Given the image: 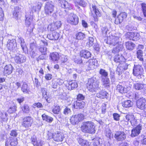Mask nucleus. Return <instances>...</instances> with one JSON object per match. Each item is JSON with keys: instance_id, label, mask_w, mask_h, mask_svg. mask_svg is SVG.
Segmentation results:
<instances>
[{"instance_id": "nucleus-1", "label": "nucleus", "mask_w": 146, "mask_h": 146, "mask_svg": "<svg viewBox=\"0 0 146 146\" xmlns=\"http://www.w3.org/2000/svg\"><path fill=\"white\" fill-rule=\"evenodd\" d=\"M81 129L84 133L91 134H94L96 131L95 124L91 121L83 122L81 126Z\"/></svg>"}, {"instance_id": "nucleus-2", "label": "nucleus", "mask_w": 146, "mask_h": 146, "mask_svg": "<svg viewBox=\"0 0 146 146\" xmlns=\"http://www.w3.org/2000/svg\"><path fill=\"white\" fill-rule=\"evenodd\" d=\"M99 80L96 78L88 79L87 84V88L90 91L95 92L99 88Z\"/></svg>"}, {"instance_id": "nucleus-3", "label": "nucleus", "mask_w": 146, "mask_h": 146, "mask_svg": "<svg viewBox=\"0 0 146 146\" xmlns=\"http://www.w3.org/2000/svg\"><path fill=\"white\" fill-rule=\"evenodd\" d=\"M84 118V115L82 114L79 113L73 115L70 118V121L72 124L75 125L82 121Z\"/></svg>"}, {"instance_id": "nucleus-4", "label": "nucleus", "mask_w": 146, "mask_h": 146, "mask_svg": "<svg viewBox=\"0 0 146 146\" xmlns=\"http://www.w3.org/2000/svg\"><path fill=\"white\" fill-rule=\"evenodd\" d=\"M137 107L140 110H145L146 109V99L141 97L136 101Z\"/></svg>"}, {"instance_id": "nucleus-5", "label": "nucleus", "mask_w": 146, "mask_h": 146, "mask_svg": "<svg viewBox=\"0 0 146 146\" xmlns=\"http://www.w3.org/2000/svg\"><path fill=\"white\" fill-rule=\"evenodd\" d=\"M143 70V68L141 66L135 65L133 69V74L137 77H141L142 74Z\"/></svg>"}, {"instance_id": "nucleus-6", "label": "nucleus", "mask_w": 146, "mask_h": 146, "mask_svg": "<svg viewBox=\"0 0 146 146\" xmlns=\"http://www.w3.org/2000/svg\"><path fill=\"white\" fill-rule=\"evenodd\" d=\"M54 6L52 2H47L45 4L44 8L45 13L48 15H50L53 12Z\"/></svg>"}, {"instance_id": "nucleus-7", "label": "nucleus", "mask_w": 146, "mask_h": 146, "mask_svg": "<svg viewBox=\"0 0 146 146\" xmlns=\"http://www.w3.org/2000/svg\"><path fill=\"white\" fill-rule=\"evenodd\" d=\"M68 23L73 25H77L78 23V16L73 13H71L67 19Z\"/></svg>"}, {"instance_id": "nucleus-8", "label": "nucleus", "mask_w": 146, "mask_h": 146, "mask_svg": "<svg viewBox=\"0 0 146 146\" xmlns=\"http://www.w3.org/2000/svg\"><path fill=\"white\" fill-rule=\"evenodd\" d=\"M144 46L143 45L139 44L137 48L136 52L137 57L139 60L142 62H144V60L143 58V51L142 50L144 49Z\"/></svg>"}, {"instance_id": "nucleus-9", "label": "nucleus", "mask_w": 146, "mask_h": 146, "mask_svg": "<svg viewBox=\"0 0 146 146\" xmlns=\"http://www.w3.org/2000/svg\"><path fill=\"white\" fill-rule=\"evenodd\" d=\"M33 123L32 118L31 116H26L23 119L22 125L25 128H28L31 127Z\"/></svg>"}, {"instance_id": "nucleus-10", "label": "nucleus", "mask_w": 146, "mask_h": 146, "mask_svg": "<svg viewBox=\"0 0 146 146\" xmlns=\"http://www.w3.org/2000/svg\"><path fill=\"white\" fill-rule=\"evenodd\" d=\"M98 61L96 59L89 60L86 64V68L88 70L94 69L95 66L97 65Z\"/></svg>"}, {"instance_id": "nucleus-11", "label": "nucleus", "mask_w": 146, "mask_h": 146, "mask_svg": "<svg viewBox=\"0 0 146 146\" xmlns=\"http://www.w3.org/2000/svg\"><path fill=\"white\" fill-rule=\"evenodd\" d=\"M126 38L129 40H137L139 37L137 36V34L134 32H128L125 34Z\"/></svg>"}, {"instance_id": "nucleus-12", "label": "nucleus", "mask_w": 146, "mask_h": 146, "mask_svg": "<svg viewBox=\"0 0 146 146\" xmlns=\"http://www.w3.org/2000/svg\"><path fill=\"white\" fill-rule=\"evenodd\" d=\"M63 133L60 132H56L53 135V138L57 141H62L64 138Z\"/></svg>"}, {"instance_id": "nucleus-13", "label": "nucleus", "mask_w": 146, "mask_h": 146, "mask_svg": "<svg viewBox=\"0 0 146 146\" xmlns=\"http://www.w3.org/2000/svg\"><path fill=\"white\" fill-rule=\"evenodd\" d=\"M142 129V127L140 124L137 125L133 128L131 130V136L132 137H134L138 136L140 133V131Z\"/></svg>"}, {"instance_id": "nucleus-14", "label": "nucleus", "mask_w": 146, "mask_h": 146, "mask_svg": "<svg viewBox=\"0 0 146 146\" xmlns=\"http://www.w3.org/2000/svg\"><path fill=\"white\" fill-rule=\"evenodd\" d=\"M14 60L16 63L21 64L25 62L26 57L24 55L19 54L16 55L14 58Z\"/></svg>"}, {"instance_id": "nucleus-15", "label": "nucleus", "mask_w": 146, "mask_h": 146, "mask_svg": "<svg viewBox=\"0 0 146 146\" xmlns=\"http://www.w3.org/2000/svg\"><path fill=\"white\" fill-rule=\"evenodd\" d=\"M126 118L128 121H130L132 126H135L137 124V120L133 114H128L126 115Z\"/></svg>"}, {"instance_id": "nucleus-16", "label": "nucleus", "mask_w": 146, "mask_h": 146, "mask_svg": "<svg viewBox=\"0 0 146 146\" xmlns=\"http://www.w3.org/2000/svg\"><path fill=\"white\" fill-rule=\"evenodd\" d=\"M133 88L136 90H142L145 91L146 90V84L136 82L134 84Z\"/></svg>"}, {"instance_id": "nucleus-17", "label": "nucleus", "mask_w": 146, "mask_h": 146, "mask_svg": "<svg viewBox=\"0 0 146 146\" xmlns=\"http://www.w3.org/2000/svg\"><path fill=\"white\" fill-rule=\"evenodd\" d=\"M91 11L92 13H94L96 15V16H94V21H98V17L100 16L101 14L100 12L98 9H97L96 7L94 5H92V9H91Z\"/></svg>"}, {"instance_id": "nucleus-18", "label": "nucleus", "mask_w": 146, "mask_h": 146, "mask_svg": "<svg viewBox=\"0 0 146 146\" xmlns=\"http://www.w3.org/2000/svg\"><path fill=\"white\" fill-rule=\"evenodd\" d=\"M17 139L16 138L11 137L10 142V139H7L5 143V146H15L17 143Z\"/></svg>"}, {"instance_id": "nucleus-19", "label": "nucleus", "mask_w": 146, "mask_h": 146, "mask_svg": "<svg viewBox=\"0 0 146 146\" xmlns=\"http://www.w3.org/2000/svg\"><path fill=\"white\" fill-rule=\"evenodd\" d=\"M59 3L60 6L63 8L68 9H72L70 4L65 0H60Z\"/></svg>"}, {"instance_id": "nucleus-20", "label": "nucleus", "mask_w": 146, "mask_h": 146, "mask_svg": "<svg viewBox=\"0 0 146 146\" xmlns=\"http://www.w3.org/2000/svg\"><path fill=\"white\" fill-rule=\"evenodd\" d=\"M13 68L11 64L6 65L4 68V73L5 75L11 74L13 71Z\"/></svg>"}, {"instance_id": "nucleus-21", "label": "nucleus", "mask_w": 146, "mask_h": 146, "mask_svg": "<svg viewBox=\"0 0 146 146\" xmlns=\"http://www.w3.org/2000/svg\"><path fill=\"white\" fill-rule=\"evenodd\" d=\"M80 55L82 57L88 59L91 57V54L87 50H82L80 51Z\"/></svg>"}, {"instance_id": "nucleus-22", "label": "nucleus", "mask_w": 146, "mask_h": 146, "mask_svg": "<svg viewBox=\"0 0 146 146\" xmlns=\"http://www.w3.org/2000/svg\"><path fill=\"white\" fill-rule=\"evenodd\" d=\"M125 44L127 49L130 51L133 50L135 46V44L133 42L130 41L126 42Z\"/></svg>"}, {"instance_id": "nucleus-23", "label": "nucleus", "mask_w": 146, "mask_h": 146, "mask_svg": "<svg viewBox=\"0 0 146 146\" xmlns=\"http://www.w3.org/2000/svg\"><path fill=\"white\" fill-rule=\"evenodd\" d=\"M47 37L50 40H56L59 37V34L56 32H53L51 34L48 35Z\"/></svg>"}, {"instance_id": "nucleus-24", "label": "nucleus", "mask_w": 146, "mask_h": 146, "mask_svg": "<svg viewBox=\"0 0 146 146\" xmlns=\"http://www.w3.org/2000/svg\"><path fill=\"white\" fill-rule=\"evenodd\" d=\"M85 103L83 101L77 100L74 104V108L76 109H82L84 107Z\"/></svg>"}, {"instance_id": "nucleus-25", "label": "nucleus", "mask_w": 146, "mask_h": 146, "mask_svg": "<svg viewBox=\"0 0 146 146\" xmlns=\"http://www.w3.org/2000/svg\"><path fill=\"white\" fill-rule=\"evenodd\" d=\"M78 84L77 82L75 81H70L68 83V88L69 90H71L78 87Z\"/></svg>"}, {"instance_id": "nucleus-26", "label": "nucleus", "mask_w": 146, "mask_h": 146, "mask_svg": "<svg viewBox=\"0 0 146 146\" xmlns=\"http://www.w3.org/2000/svg\"><path fill=\"white\" fill-rule=\"evenodd\" d=\"M35 5L33 6L32 11V12L33 11L35 12L39 11L42 6L41 3L39 2L35 3Z\"/></svg>"}, {"instance_id": "nucleus-27", "label": "nucleus", "mask_w": 146, "mask_h": 146, "mask_svg": "<svg viewBox=\"0 0 146 146\" xmlns=\"http://www.w3.org/2000/svg\"><path fill=\"white\" fill-rule=\"evenodd\" d=\"M50 59L53 62H57L59 59V54L56 52L51 53L50 55Z\"/></svg>"}, {"instance_id": "nucleus-28", "label": "nucleus", "mask_w": 146, "mask_h": 146, "mask_svg": "<svg viewBox=\"0 0 146 146\" xmlns=\"http://www.w3.org/2000/svg\"><path fill=\"white\" fill-rule=\"evenodd\" d=\"M17 44L13 40L9 41L8 43L7 44V46L10 50H13L15 49Z\"/></svg>"}, {"instance_id": "nucleus-29", "label": "nucleus", "mask_w": 146, "mask_h": 146, "mask_svg": "<svg viewBox=\"0 0 146 146\" xmlns=\"http://www.w3.org/2000/svg\"><path fill=\"white\" fill-rule=\"evenodd\" d=\"M21 89L23 92L25 93H29V88L27 84L25 82H24L22 86L21 87Z\"/></svg>"}, {"instance_id": "nucleus-30", "label": "nucleus", "mask_w": 146, "mask_h": 146, "mask_svg": "<svg viewBox=\"0 0 146 146\" xmlns=\"http://www.w3.org/2000/svg\"><path fill=\"white\" fill-rule=\"evenodd\" d=\"M108 94V93L106 91L102 90L99 93H97L96 96L98 98L103 99L107 98Z\"/></svg>"}, {"instance_id": "nucleus-31", "label": "nucleus", "mask_w": 146, "mask_h": 146, "mask_svg": "<svg viewBox=\"0 0 146 146\" xmlns=\"http://www.w3.org/2000/svg\"><path fill=\"white\" fill-rule=\"evenodd\" d=\"M25 23L27 26H29L32 22L33 17L32 15H29L27 14L26 15Z\"/></svg>"}, {"instance_id": "nucleus-32", "label": "nucleus", "mask_w": 146, "mask_h": 146, "mask_svg": "<svg viewBox=\"0 0 146 146\" xmlns=\"http://www.w3.org/2000/svg\"><path fill=\"white\" fill-rule=\"evenodd\" d=\"M78 141L81 146H90L89 142L86 140H84L81 138L78 139Z\"/></svg>"}, {"instance_id": "nucleus-33", "label": "nucleus", "mask_w": 146, "mask_h": 146, "mask_svg": "<svg viewBox=\"0 0 146 146\" xmlns=\"http://www.w3.org/2000/svg\"><path fill=\"white\" fill-rule=\"evenodd\" d=\"M76 39L82 40L85 38V34L82 32H79L76 33Z\"/></svg>"}, {"instance_id": "nucleus-34", "label": "nucleus", "mask_w": 146, "mask_h": 146, "mask_svg": "<svg viewBox=\"0 0 146 146\" xmlns=\"http://www.w3.org/2000/svg\"><path fill=\"white\" fill-rule=\"evenodd\" d=\"M20 10L19 7H16L13 13V17L16 19H17L19 14Z\"/></svg>"}, {"instance_id": "nucleus-35", "label": "nucleus", "mask_w": 146, "mask_h": 146, "mask_svg": "<svg viewBox=\"0 0 146 146\" xmlns=\"http://www.w3.org/2000/svg\"><path fill=\"white\" fill-rule=\"evenodd\" d=\"M41 92L42 94L43 97L44 98L48 103H50V98H48L46 94V89L45 88H42Z\"/></svg>"}, {"instance_id": "nucleus-36", "label": "nucleus", "mask_w": 146, "mask_h": 146, "mask_svg": "<svg viewBox=\"0 0 146 146\" xmlns=\"http://www.w3.org/2000/svg\"><path fill=\"white\" fill-rule=\"evenodd\" d=\"M78 4L83 7H85L86 5V3L82 0H80L75 2V5L77 7L78 9L80 8V7L78 6Z\"/></svg>"}, {"instance_id": "nucleus-37", "label": "nucleus", "mask_w": 146, "mask_h": 146, "mask_svg": "<svg viewBox=\"0 0 146 146\" xmlns=\"http://www.w3.org/2000/svg\"><path fill=\"white\" fill-rule=\"evenodd\" d=\"M102 79L103 85L104 87H109L110 86V82L109 78L107 77L104 78H102Z\"/></svg>"}, {"instance_id": "nucleus-38", "label": "nucleus", "mask_w": 146, "mask_h": 146, "mask_svg": "<svg viewBox=\"0 0 146 146\" xmlns=\"http://www.w3.org/2000/svg\"><path fill=\"white\" fill-rule=\"evenodd\" d=\"M44 43V46H42L39 48L40 51L42 53H43V54L45 55L46 54V51L47 48L46 47V46L47 45V43L46 42H43Z\"/></svg>"}, {"instance_id": "nucleus-39", "label": "nucleus", "mask_w": 146, "mask_h": 146, "mask_svg": "<svg viewBox=\"0 0 146 146\" xmlns=\"http://www.w3.org/2000/svg\"><path fill=\"white\" fill-rule=\"evenodd\" d=\"M42 116L43 120L46 121L48 122H51L53 120L52 118L48 116L45 114L42 115Z\"/></svg>"}, {"instance_id": "nucleus-40", "label": "nucleus", "mask_w": 146, "mask_h": 146, "mask_svg": "<svg viewBox=\"0 0 146 146\" xmlns=\"http://www.w3.org/2000/svg\"><path fill=\"white\" fill-rule=\"evenodd\" d=\"M131 102L130 100H127L122 103V106L125 108L130 107L131 106Z\"/></svg>"}, {"instance_id": "nucleus-41", "label": "nucleus", "mask_w": 146, "mask_h": 146, "mask_svg": "<svg viewBox=\"0 0 146 146\" xmlns=\"http://www.w3.org/2000/svg\"><path fill=\"white\" fill-rule=\"evenodd\" d=\"M21 108L23 112L28 113L30 111V109L29 106L27 104L24 105L21 107Z\"/></svg>"}, {"instance_id": "nucleus-42", "label": "nucleus", "mask_w": 146, "mask_h": 146, "mask_svg": "<svg viewBox=\"0 0 146 146\" xmlns=\"http://www.w3.org/2000/svg\"><path fill=\"white\" fill-rule=\"evenodd\" d=\"M60 109L59 106H56L53 107L52 111L54 114H58L60 112Z\"/></svg>"}, {"instance_id": "nucleus-43", "label": "nucleus", "mask_w": 146, "mask_h": 146, "mask_svg": "<svg viewBox=\"0 0 146 146\" xmlns=\"http://www.w3.org/2000/svg\"><path fill=\"white\" fill-rule=\"evenodd\" d=\"M19 41L21 42V46L23 50L24 51H25L26 50V47L25 44L24 39L23 38L20 37L19 38Z\"/></svg>"}, {"instance_id": "nucleus-44", "label": "nucleus", "mask_w": 146, "mask_h": 146, "mask_svg": "<svg viewBox=\"0 0 146 146\" xmlns=\"http://www.w3.org/2000/svg\"><path fill=\"white\" fill-rule=\"evenodd\" d=\"M141 10L145 17H146V3H142L141 4Z\"/></svg>"}, {"instance_id": "nucleus-45", "label": "nucleus", "mask_w": 146, "mask_h": 146, "mask_svg": "<svg viewBox=\"0 0 146 146\" xmlns=\"http://www.w3.org/2000/svg\"><path fill=\"white\" fill-rule=\"evenodd\" d=\"M127 16L126 13L125 12H121L119 14V23H120V20L122 21L125 19Z\"/></svg>"}, {"instance_id": "nucleus-46", "label": "nucleus", "mask_w": 146, "mask_h": 146, "mask_svg": "<svg viewBox=\"0 0 146 146\" xmlns=\"http://www.w3.org/2000/svg\"><path fill=\"white\" fill-rule=\"evenodd\" d=\"M17 111V107L15 106L10 107L7 110L8 112L10 113H13Z\"/></svg>"}, {"instance_id": "nucleus-47", "label": "nucleus", "mask_w": 146, "mask_h": 146, "mask_svg": "<svg viewBox=\"0 0 146 146\" xmlns=\"http://www.w3.org/2000/svg\"><path fill=\"white\" fill-rule=\"evenodd\" d=\"M126 135L123 132H120L119 134V141H122L126 138Z\"/></svg>"}, {"instance_id": "nucleus-48", "label": "nucleus", "mask_w": 146, "mask_h": 146, "mask_svg": "<svg viewBox=\"0 0 146 146\" xmlns=\"http://www.w3.org/2000/svg\"><path fill=\"white\" fill-rule=\"evenodd\" d=\"M100 73L102 76V78L108 77V73L105 70L101 69L100 70Z\"/></svg>"}, {"instance_id": "nucleus-49", "label": "nucleus", "mask_w": 146, "mask_h": 146, "mask_svg": "<svg viewBox=\"0 0 146 146\" xmlns=\"http://www.w3.org/2000/svg\"><path fill=\"white\" fill-rule=\"evenodd\" d=\"M71 111L70 109L67 107H66L64 110L63 113L66 115L70 114Z\"/></svg>"}, {"instance_id": "nucleus-50", "label": "nucleus", "mask_w": 146, "mask_h": 146, "mask_svg": "<svg viewBox=\"0 0 146 146\" xmlns=\"http://www.w3.org/2000/svg\"><path fill=\"white\" fill-rule=\"evenodd\" d=\"M32 143L34 145H36L37 144V139L35 135L32 136L31 139Z\"/></svg>"}, {"instance_id": "nucleus-51", "label": "nucleus", "mask_w": 146, "mask_h": 146, "mask_svg": "<svg viewBox=\"0 0 146 146\" xmlns=\"http://www.w3.org/2000/svg\"><path fill=\"white\" fill-rule=\"evenodd\" d=\"M94 38L92 37H89L88 39V44L90 47L93 45L94 43Z\"/></svg>"}, {"instance_id": "nucleus-52", "label": "nucleus", "mask_w": 146, "mask_h": 146, "mask_svg": "<svg viewBox=\"0 0 146 146\" xmlns=\"http://www.w3.org/2000/svg\"><path fill=\"white\" fill-rule=\"evenodd\" d=\"M112 52L114 54L117 53L119 52V44L117 42L116 46L113 48Z\"/></svg>"}, {"instance_id": "nucleus-53", "label": "nucleus", "mask_w": 146, "mask_h": 146, "mask_svg": "<svg viewBox=\"0 0 146 146\" xmlns=\"http://www.w3.org/2000/svg\"><path fill=\"white\" fill-rule=\"evenodd\" d=\"M111 131L108 129H106V135L108 137L110 138L112 136H111Z\"/></svg>"}, {"instance_id": "nucleus-54", "label": "nucleus", "mask_w": 146, "mask_h": 146, "mask_svg": "<svg viewBox=\"0 0 146 146\" xmlns=\"http://www.w3.org/2000/svg\"><path fill=\"white\" fill-rule=\"evenodd\" d=\"M49 27H50V30L51 31H55L58 29L54 23L50 25Z\"/></svg>"}, {"instance_id": "nucleus-55", "label": "nucleus", "mask_w": 146, "mask_h": 146, "mask_svg": "<svg viewBox=\"0 0 146 146\" xmlns=\"http://www.w3.org/2000/svg\"><path fill=\"white\" fill-rule=\"evenodd\" d=\"M93 146H100V142L98 139H94L93 140Z\"/></svg>"}, {"instance_id": "nucleus-56", "label": "nucleus", "mask_w": 146, "mask_h": 146, "mask_svg": "<svg viewBox=\"0 0 146 146\" xmlns=\"http://www.w3.org/2000/svg\"><path fill=\"white\" fill-rule=\"evenodd\" d=\"M18 133L17 131L16 130H12L11 131L10 135L12 136L16 137Z\"/></svg>"}, {"instance_id": "nucleus-57", "label": "nucleus", "mask_w": 146, "mask_h": 146, "mask_svg": "<svg viewBox=\"0 0 146 146\" xmlns=\"http://www.w3.org/2000/svg\"><path fill=\"white\" fill-rule=\"evenodd\" d=\"M85 97L82 94H79L77 96V100H84V99Z\"/></svg>"}, {"instance_id": "nucleus-58", "label": "nucleus", "mask_w": 146, "mask_h": 146, "mask_svg": "<svg viewBox=\"0 0 146 146\" xmlns=\"http://www.w3.org/2000/svg\"><path fill=\"white\" fill-rule=\"evenodd\" d=\"M33 106L34 108L37 107L41 108L42 107V104L40 103H35L33 104Z\"/></svg>"}, {"instance_id": "nucleus-59", "label": "nucleus", "mask_w": 146, "mask_h": 146, "mask_svg": "<svg viewBox=\"0 0 146 146\" xmlns=\"http://www.w3.org/2000/svg\"><path fill=\"white\" fill-rule=\"evenodd\" d=\"M54 23L58 29L62 25L61 21H56Z\"/></svg>"}, {"instance_id": "nucleus-60", "label": "nucleus", "mask_w": 146, "mask_h": 146, "mask_svg": "<svg viewBox=\"0 0 146 146\" xmlns=\"http://www.w3.org/2000/svg\"><path fill=\"white\" fill-rule=\"evenodd\" d=\"M45 78L47 80H50L52 78V75L50 74H46L45 75Z\"/></svg>"}, {"instance_id": "nucleus-61", "label": "nucleus", "mask_w": 146, "mask_h": 146, "mask_svg": "<svg viewBox=\"0 0 146 146\" xmlns=\"http://www.w3.org/2000/svg\"><path fill=\"white\" fill-rule=\"evenodd\" d=\"M106 104H103L102 105V113L103 114H104L106 112Z\"/></svg>"}, {"instance_id": "nucleus-62", "label": "nucleus", "mask_w": 146, "mask_h": 146, "mask_svg": "<svg viewBox=\"0 0 146 146\" xmlns=\"http://www.w3.org/2000/svg\"><path fill=\"white\" fill-rule=\"evenodd\" d=\"M35 82L36 87H38L40 86V83L36 78H35Z\"/></svg>"}, {"instance_id": "nucleus-63", "label": "nucleus", "mask_w": 146, "mask_h": 146, "mask_svg": "<svg viewBox=\"0 0 146 146\" xmlns=\"http://www.w3.org/2000/svg\"><path fill=\"white\" fill-rule=\"evenodd\" d=\"M4 14L2 8L0 7V21H2L3 19Z\"/></svg>"}, {"instance_id": "nucleus-64", "label": "nucleus", "mask_w": 146, "mask_h": 146, "mask_svg": "<svg viewBox=\"0 0 146 146\" xmlns=\"http://www.w3.org/2000/svg\"><path fill=\"white\" fill-rule=\"evenodd\" d=\"M113 116L114 120L116 121L119 120V115L117 113H113Z\"/></svg>"}]
</instances>
